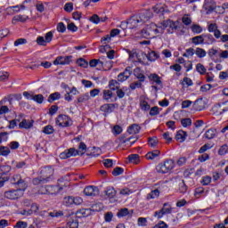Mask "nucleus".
<instances>
[{
	"label": "nucleus",
	"instance_id": "nucleus-1",
	"mask_svg": "<svg viewBox=\"0 0 228 228\" xmlns=\"http://www.w3.org/2000/svg\"><path fill=\"white\" fill-rule=\"evenodd\" d=\"M141 35L147 39L156 38V35H163V28L159 27V24L151 23L142 29Z\"/></svg>",
	"mask_w": 228,
	"mask_h": 228
},
{
	"label": "nucleus",
	"instance_id": "nucleus-2",
	"mask_svg": "<svg viewBox=\"0 0 228 228\" xmlns=\"http://www.w3.org/2000/svg\"><path fill=\"white\" fill-rule=\"evenodd\" d=\"M85 152H86V144L81 142L78 145V150H76V148L66 150L60 154V158L61 159H67L75 156H83Z\"/></svg>",
	"mask_w": 228,
	"mask_h": 228
},
{
	"label": "nucleus",
	"instance_id": "nucleus-3",
	"mask_svg": "<svg viewBox=\"0 0 228 228\" xmlns=\"http://www.w3.org/2000/svg\"><path fill=\"white\" fill-rule=\"evenodd\" d=\"M175 167V161L174 159H167L164 162L158 164L156 171L158 174H168L171 170Z\"/></svg>",
	"mask_w": 228,
	"mask_h": 228
},
{
	"label": "nucleus",
	"instance_id": "nucleus-4",
	"mask_svg": "<svg viewBox=\"0 0 228 228\" xmlns=\"http://www.w3.org/2000/svg\"><path fill=\"white\" fill-rule=\"evenodd\" d=\"M159 26L162 29V34L165 33V29H167V28H169L167 29V33L172 34V33H174V31H175V29H177V28H179V21L167 20H163L162 22L159 23Z\"/></svg>",
	"mask_w": 228,
	"mask_h": 228
},
{
	"label": "nucleus",
	"instance_id": "nucleus-5",
	"mask_svg": "<svg viewBox=\"0 0 228 228\" xmlns=\"http://www.w3.org/2000/svg\"><path fill=\"white\" fill-rule=\"evenodd\" d=\"M26 189L18 188L17 190L7 191L4 192L5 199L10 200H16V199H20L24 195Z\"/></svg>",
	"mask_w": 228,
	"mask_h": 228
},
{
	"label": "nucleus",
	"instance_id": "nucleus-6",
	"mask_svg": "<svg viewBox=\"0 0 228 228\" xmlns=\"http://www.w3.org/2000/svg\"><path fill=\"white\" fill-rule=\"evenodd\" d=\"M64 179L61 178L58 180V185H47V195H56V193H60L61 190H63V186H67L69 184V182L66 183L61 184L63 183Z\"/></svg>",
	"mask_w": 228,
	"mask_h": 228
},
{
	"label": "nucleus",
	"instance_id": "nucleus-7",
	"mask_svg": "<svg viewBox=\"0 0 228 228\" xmlns=\"http://www.w3.org/2000/svg\"><path fill=\"white\" fill-rule=\"evenodd\" d=\"M56 126L59 127H70L72 125V119L67 115L61 114L55 119Z\"/></svg>",
	"mask_w": 228,
	"mask_h": 228
},
{
	"label": "nucleus",
	"instance_id": "nucleus-8",
	"mask_svg": "<svg viewBox=\"0 0 228 228\" xmlns=\"http://www.w3.org/2000/svg\"><path fill=\"white\" fill-rule=\"evenodd\" d=\"M214 115H224V113L228 111V101L216 103L212 108Z\"/></svg>",
	"mask_w": 228,
	"mask_h": 228
},
{
	"label": "nucleus",
	"instance_id": "nucleus-9",
	"mask_svg": "<svg viewBox=\"0 0 228 228\" xmlns=\"http://www.w3.org/2000/svg\"><path fill=\"white\" fill-rule=\"evenodd\" d=\"M172 214V206L168 203H164L163 207L160 210L154 212L155 218L158 220L163 218L165 215H171Z\"/></svg>",
	"mask_w": 228,
	"mask_h": 228
},
{
	"label": "nucleus",
	"instance_id": "nucleus-10",
	"mask_svg": "<svg viewBox=\"0 0 228 228\" xmlns=\"http://www.w3.org/2000/svg\"><path fill=\"white\" fill-rule=\"evenodd\" d=\"M41 177L45 181V183H49V181H53V175H54V169L51 167H43L40 171Z\"/></svg>",
	"mask_w": 228,
	"mask_h": 228
},
{
	"label": "nucleus",
	"instance_id": "nucleus-11",
	"mask_svg": "<svg viewBox=\"0 0 228 228\" xmlns=\"http://www.w3.org/2000/svg\"><path fill=\"white\" fill-rule=\"evenodd\" d=\"M11 183L12 184H16L18 188L22 190H26V188H28V184H26V181L22 179V176H20V175H14L11 178Z\"/></svg>",
	"mask_w": 228,
	"mask_h": 228
},
{
	"label": "nucleus",
	"instance_id": "nucleus-12",
	"mask_svg": "<svg viewBox=\"0 0 228 228\" xmlns=\"http://www.w3.org/2000/svg\"><path fill=\"white\" fill-rule=\"evenodd\" d=\"M137 19L141 24L147 22L149 20L152 19V12L151 10L142 11L139 14L136 15Z\"/></svg>",
	"mask_w": 228,
	"mask_h": 228
},
{
	"label": "nucleus",
	"instance_id": "nucleus-13",
	"mask_svg": "<svg viewBox=\"0 0 228 228\" xmlns=\"http://www.w3.org/2000/svg\"><path fill=\"white\" fill-rule=\"evenodd\" d=\"M72 62V55L58 56L53 61V65H70Z\"/></svg>",
	"mask_w": 228,
	"mask_h": 228
},
{
	"label": "nucleus",
	"instance_id": "nucleus-14",
	"mask_svg": "<svg viewBox=\"0 0 228 228\" xmlns=\"http://www.w3.org/2000/svg\"><path fill=\"white\" fill-rule=\"evenodd\" d=\"M84 194L86 197H97L99 195V188L95 185H89L84 189Z\"/></svg>",
	"mask_w": 228,
	"mask_h": 228
},
{
	"label": "nucleus",
	"instance_id": "nucleus-15",
	"mask_svg": "<svg viewBox=\"0 0 228 228\" xmlns=\"http://www.w3.org/2000/svg\"><path fill=\"white\" fill-rule=\"evenodd\" d=\"M131 74H133V71H131V67H126L124 72L118 76V80L124 83V81H127V79L131 77Z\"/></svg>",
	"mask_w": 228,
	"mask_h": 228
},
{
	"label": "nucleus",
	"instance_id": "nucleus-16",
	"mask_svg": "<svg viewBox=\"0 0 228 228\" xmlns=\"http://www.w3.org/2000/svg\"><path fill=\"white\" fill-rule=\"evenodd\" d=\"M204 10H206L207 13H211V12H214L215 8H216V4L213 0H205Z\"/></svg>",
	"mask_w": 228,
	"mask_h": 228
},
{
	"label": "nucleus",
	"instance_id": "nucleus-17",
	"mask_svg": "<svg viewBox=\"0 0 228 228\" xmlns=\"http://www.w3.org/2000/svg\"><path fill=\"white\" fill-rule=\"evenodd\" d=\"M94 213V210L92 208H81L77 211V216L78 218H86L90 216Z\"/></svg>",
	"mask_w": 228,
	"mask_h": 228
},
{
	"label": "nucleus",
	"instance_id": "nucleus-18",
	"mask_svg": "<svg viewBox=\"0 0 228 228\" xmlns=\"http://www.w3.org/2000/svg\"><path fill=\"white\" fill-rule=\"evenodd\" d=\"M103 193L106 199H114V197L117 195V191L114 187L109 186L103 191Z\"/></svg>",
	"mask_w": 228,
	"mask_h": 228
},
{
	"label": "nucleus",
	"instance_id": "nucleus-19",
	"mask_svg": "<svg viewBox=\"0 0 228 228\" xmlns=\"http://www.w3.org/2000/svg\"><path fill=\"white\" fill-rule=\"evenodd\" d=\"M216 42V39L211 34H203V44L205 45H213Z\"/></svg>",
	"mask_w": 228,
	"mask_h": 228
},
{
	"label": "nucleus",
	"instance_id": "nucleus-20",
	"mask_svg": "<svg viewBox=\"0 0 228 228\" xmlns=\"http://www.w3.org/2000/svg\"><path fill=\"white\" fill-rule=\"evenodd\" d=\"M188 137V133L183 131V130H179L177 133H176V135H175V140L176 142H179L180 143H183L186 138Z\"/></svg>",
	"mask_w": 228,
	"mask_h": 228
},
{
	"label": "nucleus",
	"instance_id": "nucleus-21",
	"mask_svg": "<svg viewBox=\"0 0 228 228\" xmlns=\"http://www.w3.org/2000/svg\"><path fill=\"white\" fill-rule=\"evenodd\" d=\"M138 24H142L140 20L136 15L133 16L129 20H128V28L130 29H134V28H137Z\"/></svg>",
	"mask_w": 228,
	"mask_h": 228
},
{
	"label": "nucleus",
	"instance_id": "nucleus-22",
	"mask_svg": "<svg viewBox=\"0 0 228 228\" xmlns=\"http://www.w3.org/2000/svg\"><path fill=\"white\" fill-rule=\"evenodd\" d=\"M142 127L138 126V124H133L128 126L127 133L128 134H138L140 133Z\"/></svg>",
	"mask_w": 228,
	"mask_h": 228
},
{
	"label": "nucleus",
	"instance_id": "nucleus-23",
	"mask_svg": "<svg viewBox=\"0 0 228 228\" xmlns=\"http://www.w3.org/2000/svg\"><path fill=\"white\" fill-rule=\"evenodd\" d=\"M33 120L28 121L27 119H23L20 124V129H31L33 127Z\"/></svg>",
	"mask_w": 228,
	"mask_h": 228
},
{
	"label": "nucleus",
	"instance_id": "nucleus-24",
	"mask_svg": "<svg viewBox=\"0 0 228 228\" xmlns=\"http://www.w3.org/2000/svg\"><path fill=\"white\" fill-rule=\"evenodd\" d=\"M134 75L139 79L140 83H143L145 81V75H143V72H142V69L140 68H136L134 70Z\"/></svg>",
	"mask_w": 228,
	"mask_h": 228
},
{
	"label": "nucleus",
	"instance_id": "nucleus-25",
	"mask_svg": "<svg viewBox=\"0 0 228 228\" xmlns=\"http://www.w3.org/2000/svg\"><path fill=\"white\" fill-rule=\"evenodd\" d=\"M193 110H195V111H202V110H204V102H202V98L197 99L194 102Z\"/></svg>",
	"mask_w": 228,
	"mask_h": 228
},
{
	"label": "nucleus",
	"instance_id": "nucleus-26",
	"mask_svg": "<svg viewBox=\"0 0 228 228\" xmlns=\"http://www.w3.org/2000/svg\"><path fill=\"white\" fill-rule=\"evenodd\" d=\"M191 42H192V44H194V45H203V44H204V37H203V34L192 37V38H191Z\"/></svg>",
	"mask_w": 228,
	"mask_h": 228
},
{
	"label": "nucleus",
	"instance_id": "nucleus-27",
	"mask_svg": "<svg viewBox=\"0 0 228 228\" xmlns=\"http://www.w3.org/2000/svg\"><path fill=\"white\" fill-rule=\"evenodd\" d=\"M28 19H29V17L26 15H16L12 18V24H15V22H26Z\"/></svg>",
	"mask_w": 228,
	"mask_h": 228
},
{
	"label": "nucleus",
	"instance_id": "nucleus-28",
	"mask_svg": "<svg viewBox=\"0 0 228 228\" xmlns=\"http://www.w3.org/2000/svg\"><path fill=\"white\" fill-rule=\"evenodd\" d=\"M109 88L115 92V90H118L120 88V83L118 81L112 79L109 82Z\"/></svg>",
	"mask_w": 228,
	"mask_h": 228
},
{
	"label": "nucleus",
	"instance_id": "nucleus-29",
	"mask_svg": "<svg viewBox=\"0 0 228 228\" xmlns=\"http://www.w3.org/2000/svg\"><path fill=\"white\" fill-rule=\"evenodd\" d=\"M204 136L208 139V140H213V138H215V136H216V129L215 128H210L208 129Z\"/></svg>",
	"mask_w": 228,
	"mask_h": 228
},
{
	"label": "nucleus",
	"instance_id": "nucleus-30",
	"mask_svg": "<svg viewBox=\"0 0 228 228\" xmlns=\"http://www.w3.org/2000/svg\"><path fill=\"white\" fill-rule=\"evenodd\" d=\"M161 154V151L159 150H154L152 151H150L146 154V159H155V158H158Z\"/></svg>",
	"mask_w": 228,
	"mask_h": 228
},
{
	"label": "nucleus",
	"instance_id": "nucleus-31",
	"mask_svg": "<svg viewBox=\"0 0 228 228\" xmlns=\"http://www.w3.org/2000/svg\"><path fill=\"white\" fill-rule=\"evenodd\" d=\"M92 152L87 154V156H91V158H98V156H101L102 154V151H101V148L99 147H93Z\"/></svg>",
	"mask_w": 228,
	"mask_h": 228
},
{
	"label": "nucleus",
	"instance_id": "nucleus-32",
	"mask_svg": "<svg viewBox=\"0 0 228 228\" xmlns=\"http://www.w3.org/2000/svg\"><path fill=\"white\" fill-rule=\"evenodd\" d=\"M194 54H196L198 58H206L208 53L203 48L197 47L194 52Z\"/></svg>",
	"mask_w": 228,
	"mask_h": 228
},
{
	"label": "nucleus",
	"instance_id": "nucleus-33",
	"mask_svg": "<svg viewBox=\"0 0 228 228\" xmlns=\"http://www.w3.org/2000/svg\"><path fill=\"white\" fill-rule=\"evenodd\" d=\"M61 94L58 92L51 94L48 97V102H54V101H60Z\"/></svg>",
	"mask_w": 228,
	"mask_h": 228
},
{
	"label": "nucleus",
	"instance_id": "nucleus-34",
	"mask_svg": "<svg viewBox=\"0 0 228 228\" xmlns=\"http://www.w3.org/2000/svg\"><path fill=\"white\" fill-rule=\"evenodd\" d=\"M179 188H178V191L179 193H182V195H184V193H186V191H188V186L186 185V183H184V180H182L179 183Z\"/></svg>",
	"mask_w": 228,
	"mask_h": 228
},
{
	"label": "nucleus",
	"instance_id": "nucleus-35",
	"mask_svg": "<svg viewBox=\"0 0 228 228\" xmlns=\"http://www.w3.org/2000/svg\"><path fill=\"white\" fill-rule=\"evenodd\" d=\"M159 58V53H156L155 51H151L147 54V59L149 61H156Z\"/></svg>",
	"mask_w": 228,
	"mask_h": 228
},
{
	"label": "nucleus",
	"instance_id": "nucleus-36",
	"mask_svg": "<svg viewBox=\"0 0 228 228\" xmlns=\"http://www.w3.org/2000/svg\"><path fill=\"white\" fill-rule=\"evenodd\" d=\"M40 209V206L37 203H32L30 205V209L28 211L30 212V215H38V211Z\"/></svg>",
	"mask_w": 228,
	"mask_h": 228
},
{
	"label": "nucleus",
	"instance_id": "nucleus-37",
	"mask_svg": "<svg viewBox=\"0 0 228 228\" xmlns=\"http://www.w3.org/2000/svg\"><path fill=\"white\" fill-rule=\"evenodd\" d=\"M158 197H159V190L156 189L147 194V200H151L156 199Z\"/></svg>",
	"mask_w": 228,
	"mask_h": 228
},
{
	"label": "nucleus",
	"instance_id": "nucleus-38",
	"mask_svg": "<svg viewBox=\"0 0 228 228\" xmlns=\"http://www.w3.org/2000/svg\"><path fill=\"white\" fill-rule=\"evenodd\" d=\"M140 108L142 111H149L151 110V105L149 102H147V101L142 100L140 102Z\"/></svg>",
	"mask_w": 228,
	"mask_h": 228
},
{
	"label": "nucleus",
	"instance_id": "nucleus-39",
	"mask_svg": "<svg viewBox=\"0 0 228 228\" xmlns=\"http://www.w3.org/2000/svg\"><path fill=\"white\" fill-rule=\"evenodd\" d=\"M127 215H129V209L126 208L119 209L117 213L118 218H124V216H127Z\"/></svg>",
	"mask_w": 228,
	"mask_h": 228
},
{
	"label": "nucleus",
	"instance_id": "nucleus-40",
	"mask_svg": "<svg viewBox=\"0 0 228 228\" xmlns=\"http://www.w3.org/2000/svg\"><path fill=\"white\" fill-rule=\"evenodd\" d=\"M196 70L197 72H199V74H200L201 76H204V74H206L208 69H206V67L204 66V64L198 63L196 65Z\"/></svg>",
	"mask_w": 228,
	"mask_h": 228
},
{
	"label": "nucleus",
	"instance_id": "nucleus-41",
	"mask_svg": "<svg viewBox=\"0 0 228 228\" xmlns=\"http://www.w3.org/2000/svg\"><path fill=\"white\" fill-rule=\"evenodd\" d=\"M12 171V167L10 166H0V175H6L9 172Z\"/></svg>",
	"mask_w": 228,
	"mask_h": 228
},
{
	"label": "nucleus",
	"instance_id": "nucleus-42",
	"mask_svg": "<svg viewBox=\"0 0 228 228\" xmlns=\"http://www.w3.org/2000/svg\"><path fill=\"white\" fill-rule=\"evenodd\" d=\"M122 126L118 125L114 126L112 128V134H114V136H118V134H122Z\"/></svg>",
	"mask_w": 228,
	"mask_h": 228
},
{
	"label": "nucleus",
	"instance_id": "nucleus-43",
	"mask_svg": "<svg viewBox=\"0 0 228 228\" xmlns=\"http://www.w3.org/2000/svg\"><path fill=\"white\" fill-rule=\"evenodd\" d=\"M11 151L10 148L6 146H0V156H8L10 154Z\"/></svg>",
	"mask_w": 228,
	"mask_h": 228
},
{
	"label": "nucleus",
	"instance_id": "nucleus-44",
	"mask_svg": "<svg viewBox=\"0 0 228 228\" xmlns=\"http://www.w3.org/2000/svg\"><path fill=\"white\" fill-rule=\"evenodd\" d=\"M150 77L151 78V81H153L154 83H156V85H161V77H159V76L156 73L151 74L150 76Z\"/></svg>",
	"mask_w": 228,
	"mask_h": 228
},
{
	"label": "nucleus",
	"instance_id": "nucleus-45",
	"mask_svg": "<svg viewBox=\"0 0 228 228\" xmlns=\"http://www.w3.org/2000/svg\"><path fill=\"white\" fill-rule=\"evenodd\" d=\"M89 100H90V94L88 93H86L77 98V102H86V101H89Z\"/></svg>",
	"mask_w": 228,
	"mask_h": 228
},
{
	"label": "nucleus",
	"instance_id": "nucleus-46",
	"mask_svg": "<svg viewBox=\"0 0 228 228\" xmlns=\"http://www.w3.org/2000/svg\"><path fill=\"white\" fill-rule=\"evenodd\" d=\"M89 65L90 67L94 68V67H97V65H104V62H102V61L101 60H97V59H93L89 61Z\"/></svg>",
	"mask_w": 228,
	"mask_h": 228
},
{
	"label": "nucleus",
	"instance_id": "nucleus-47",
	"mask_svg": "<svg viewBox=\"0 0 228 228\" xmlns=\"http://www.w3.org/2000/svg\"><path fill=\"white\" fill-rule=\"evenodd\" d=\"M122 174H124V168L122 167H115L112 171V175H114V177H118V175H122Z\"/></svg>",
	"mask_w": 228,
	"mask_h": 228
},
{
	"label": "nucleus",
	"instance_id": "nucleus-48",
	"mask_svg": "<svg viewBox=\"0 0 228 228\" xmlns=\"http://www.w3.org/2000/svg\"><path fill=\"white\" fill-rule=\"evenodd\" d=\"M191 29L192 33H196V35L202 33V27H200V25H197V24L192 25Z\"/></svg>",
	"mask_w": 228,
	"mask_h": 228
},
{
	"label": "nucleus",
	"instance_id": "nucleus-49",
	"mask_svg": "<svg viewBox=\"0 0 228 228\" xmlns=\"http://www.w3.org/2000/svg\"><path fill=\"white\" fill-rule=\"evenodd\" d=\"M33 184H35L36 186H38V184H45V179L42 177V175L40 177L37 178H34L32 181Z\"/></svg>",
	"mask_w": 228,
	"mask_h": 228
},
{
	"label": "nucleus",
	"instance_id": "nucleus-50",
	"mask_svg": "<svg viewBox=\"0 0 228 228\" xmlns=\"http://www.w3.org/2000/svg\"><path fill=\"white\" fill-rule=\"evenodd\" d=\"M153 11L155 13H165V7L161 4H157L153 6Z\"/></svg>",
	"mask_w": 228,
	"mask_h": 228
},
{
	"label": "nucleus",
	"instance_id": "nucleus-51",
	"mask_svg": "<svg viewBox=\"0 0 228 228\" xmlns=\"http://www.w3.org/2000/svg\"><path fill=\"white\" fill-rule=\"evenodd\" d=\"M111 97H113V92H111V90H104L103 91V99L105 101H110V99H111Z\"/></svg>",
	"mask_w": 228,
	"mask_h": 228
},
{
	"label": "nucleus",
	"instance_id": "nucleus-52",
	"mask_svg": "<svg viewBox=\"0 0 228 228\" xmlns=\"http://www.w3.org/2000/svg\"><path fill=\"white\" fill-rule=\"evenodd\" d=\"M43 133H45V134H53L54 133V128L53 126L48 125L44 127Z\"/></svg>",
	"mask_w": 228,
	"mask_h": 228
},
{
	"label": "nucleus",
	"instance_id": "nucleus-53",
	"mask_svg": "<svg viewBox=\"0 0 228 228\" xmlns=\"http://www.w3.org/2000/svg\"><path fill=\"white\" fill-rule=\"evenodd\" d=\"M32 101H35V102H37V104H42V102H44V95L36 94L33 96Z\"/></svg>",
	"mask_w": 228,
	"mask_h": 228
},
{
	"label": "nucleus",
	"instance_id": "nucleus-54",
	"mask_svg": "<svg viewBox=\"0 0 228 228\" xmlns=\"http://www.w3.org/2000/svg\"><path fill=\"white\" fill-rule=\"evenodd\" d=\"M150 115L151 117H156V115H159V107L154 106L150 109Z\"/></svg>",
	"mask_w": 228,
	"mask_h": 228
},
{
	"label": "nucleus",
	"instance_id": "nucleus-55",
	"mask_svg": "<svg viewBox=\"0 0 228 228\" xmlns=\"http://www.w3.org/2000/svg\"><path fill=\"white\" fill-rule=\"evenodd\" d=\"M201 184L203 186H208V184H211V176L209 175L203 176L201 180Z\"/></svg>",
	"mask_w": 228,
	"mask_h": 228
},
{
	"label": "nucleus",
	"instance_id": "nucleus-56",
	"mask_svg": "<svg viewBox=\"0 0 228 228\" xmlns=\"http://www.w3.org/2000/svg\"><path fill=\"white\" fill-rule=\"evenodd\" d=\"M77 64L78 67H83V69H86L88 67V61H86L85 59H78L77 61Z\"/></svg>",
	"mask_w": 228,
	"mask_h": 228
},
{
	"label": "nucleus",
	"instance_id": "nucleus-57",
	"mask_svg": "<svg viewBox=\"0 0 228 228\" xmlns=\"http://www.w3.org/2000/svg\"><path fill=\"white\" fill-rule=\"evenodd\" d=\"M208 54L209 58H211V60H215V56H216V54H218V50H216L215 48H210L208 52Z\"/></svg>",
	"mask_w": 228,
	"mask_h": 228
},
{
	"label": "nucleus",
	"instance_id": "nucleus-58",
	"mask_svg": "<svg viewBox=\"0 0 228 228\" xmlns=\"http://www.w3.org/2000/svg\"><path fill=\"white\" fill-rule=\"evenodd\" d=\"M183 86H184V85H186V86H193V81L191 80V78L185 77H183V81L182 82Z\"/></svg>",
	"mask_w": 228,
	"mask_h": 228
},
{
	"label": "nucleus",
	"instance_id": "nucleus-59",
	"mask_svg": "<svg viewBox=\"0 0 228 228\" xmlns=\"http://www.w3.org/2000/svg\"><path fill=\"white\" fill-rule=\"evenodd\" d=\"M148 143L150 147H156V145H158V137H150Z\"/></svg>",
	"mask_w": 228,
	"mask_h": 228
},
{
	"label": "nucleus",
	"instance_id": "nucleus-60",
	"mask_svg": "<svg viewBox=\"0 0 228 228\" xmlns=\"http://www.w3.org/2000/svg\"><path fill=\"white\" fill-rule=\"evenodd\" d=\"M181 124L183 127H188V126H191V118H183L181 120Z\"/></svg>",
	"mask_w": 228,
	"mask_h": 228
},
{
	"label": "nucleus",
	"instance_id": "nucleus-61",
	"mask_svg": "<svg viewBox=\"0 0 228 228\" xmlns=\"http://www.w3.org/2000/svg\"><path fill=\"white\" fill-rule=\"evenodd\" d=\"M101 111L104 113H111V104H104L101 107Z\"/></svg>",
	"mask_w": 228,
	"mask_h": 228
},
{
	"label": "nucleus",
	"instance_id": "nucleus-62",
	"mask_svg": "<svg viewBox=\"0 0 228 228\" xmlns=\"http://www.w3.org/2000/svg\"><path fill=\"white\" fill-rule=\"evenodd\" d=\"M64 203L66 204V206H72V204H74V197L68 196L64 198Z\"/></svg>",
	"mask_w": 228,
	"mask_h": 228
},
{
	"label": "nucleus",
	"instance_id": "nucleus-63",
	"mask_svg": "<svg viewBox=\"0 0 228 228\" xmlns=\"http://www.w3.org/2000/svg\"><path fill=\"white\" fill-rule=\"evenodd\" d=\"M14 228H28V223L24 221H18Z\"/></svg>",
	"mask_w": 228,
	"mask_h": 228
},
{
	"label": "nucleus",
	"instance_id": "nucleus-64",
	"mask_svg": "<svg viewBox=\"0 0 228 228\" xmlns=\"http://www.w3.org/2000/svg\"><path fill=\"white\" fill-rule=\"evenodd\" d=\"M129 86L132 90H136V88H142V82L136 81V82L131 83Z\"/></svg>",
	"mask_w": 228,
	"mask_h": 228
}]
</instances>
